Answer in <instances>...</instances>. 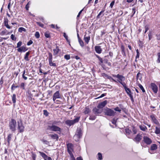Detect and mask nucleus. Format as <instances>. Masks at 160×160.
Segmentation results:
<instances>
[{
  "label": "nucleus",
  "instance_id": "obj_2",
  "mask_svg": "<svg viewBox=\"0 0 160 160\" xmlns=\"http://www.w3.org/2000/svg\"><path fill=\"white\" fill-rule=\"evenodd\" d=\"M80 119V117H77L75 118L73 120H67L66 121L65 123L68 126H71L78 122Z\"/></svg>",
  "mask_w": 160,
  "mask_h": 160
},
{
  "label": "nucleus",
  "instance_id": "obj_3",
  "mask_svg": "<svg viewBox=\"0 0 160 160\" xmlns=\"http://www.w3.org/2000/svg\"><path fill=\"white\" fill-rule=\"evenodd\" d=\"M47 129L55 132H60L61 131V129L60 128L53 125L48 126L47 128Z\"/></svg>",
  "mask_w": 160,
  "mask_h": 160
},
{
  "label": "nucleus",
  "instance_id": "obj_44",
  "mask_svg": "<svg viewBox=\"0 0 160 160\" xmlns=\"http://www.w3.org/2000/svg\"><path fill=\"white\" fill-rule=\"evenodd\" d=\"M120 83L123 86L125 89H126V88H127L126 86V84L124 82H120Z\"/></svg>",
  "mask_w": 160,
  "mask_h": 160
},
{
  "label": "nucleus",
  "instance_id": "obj_57",
  "mask_svg": "<svg viewBox=\"0 0 160 160\" xmlns=\"http://www.w3.org/2000/svg\"><path fill=\"white\" fill-rule=\"evenodd\" d=\"M33 43V42L32 40H30L27 43V45L28 46H29L32 44Z\"/></svg>",
  "mask_w": 160,
  "mask_h": 160
},
{
  "label": "nucleus",
  "instance_id": "obj_10",
  "mask_svg": "<svg viewBox=\"0 0 160 160\" xmlns=\"http://www.w3.org/2000/svg\"><path fill=\"white\" fill-rule=\"evenodd\" d=\"M127 94L129 95L132 102H134V99L133 98V96L132 95L130 89L128 88L125 89Z\"/></svg>",
  "mask_w": 160,
  "mask_h": 160
},
{
  "label": "nucleus",
  "instance_id": "obj_43",
  "mask_svg": "<svg viewBox=\"0 0 160 160\" xmlns=\"http://www.w3.org/2000/svg\"><path fill=\"white\" fill-rule=\"evenodd\" d=\"M44 35L47 38H49L50 37V33L49 32H45L44 34Z\"/></svg>",
  "mask_w": 160,
  "mask_h": 160
},
{
  "label": "nucleus",
  "instance_id": "obj_5",
  "mask_svg": "<svg viewBox=\"0 0 160 160\" xmlns=\"http://www.w3.org/2000/svg\"><path fill=\"white\" fill-rule=\"evenodd\" d=\"M150 87L154 93H156L158 91V88L157 85L154 83H151Z\"/></svg>",
  "mask_w": 160,
  "mask_h": 160
},
{
  "label": "nucleus",
  "instance_id": "obj_25",
  "mask_svg": "<svg viewBox=\"0 0 160 160\" xmlns=\"http://www.w3.org/2000/svg\"><path fill=\"white\" fill-rule=\"evenodd\" d=\"M97 158L98 160H102V154L100 152H98L97 155Z\"/></svg>",
  "mask_w": 160,
  "mask_h": 160
},
{
  "label": "nucleus",
  "instance_id": "obj_13",
  "mask_svg": "<svg viewBox=\"0 0 160 160\" xmlns=\"http://www.w3.org/2000/svg\"><path fill=\"white\" fill-rule=\"evenodd\" d=\"M28 50L27 48L25 46H22V47L18 48L17 49L18 51L19 52H25Z\"/></svg>",
  "mask_w": 160,
  "mask_h": 160
},
{
  "label": "nucleus",
  "instance_id": "obj_61",
  "mask_svg": "<svg viewBox=\"0 0 160 160\" xmlns=\"http://www.w3.org/2000/svg\"><path fill=\"white\" fill-rule=\"evenodd\" d=\"M20 87L23 89H24V83L22 82L21 84Z\"/></svg>",
  "mask_w": 160,
  "mask_h": 160
},
{
  "label": "nucleus",
  "instance_id": "obj_9",
  "mask_svg": "<svg viewBox=\"0 0 160 160\" xmlns=\"http://www.w3.org/2000/svg\"><path fill=\"white\" fill-rule=\"evenodd\" d=\"M143 141L144 142L147 144H150L152 142L151 140L147 136H144L143 137Z\"/></svg>",
  "mask_w": 160,
  "mask_h": 160
},
{
  "label": "nucleus",
  "instance_id": "obj_7",
  "mask_svg": "<svg viewBox=\"0 0 160 160\" xmlns=\"http://www.w3.org/2000/svg\"><path fill=\"white\" fill-rule=\"evenodd\" d=\"M18 129L19 131V132H21L24 131V127L23 126L22 122L21 121L18 122Z\"/></svg>",
  "mask_w": 160,
  "mask_h": 160
},
{
  "label": "nucleus",
  "instance_id": "obj_28",
  "mask_svg": "<svg viewBox=\"0 0 160 160\" xmlns=\"http://www.w3.org/2000/svg\"><path fill=\"white\" fill-rule=\"evenodd\" d=\"M80 138V135L75 134L74 136V138L76 141H78V139Z\"/></svg>",
  "mask_w": 160,
  "mask_h": 160
},
{
  "label": "nucleus",
  "instance_id": "obj_15",
  "mask_svg": "<svg viewBox=\"0 0 160 160\" xmlns=\"http://www.w3.org/2000/svg\"><path fill=\"white\" fill-rule=\"evenodd\" d=\"M4 26L8 29H10L11 28V27L8 24V20L7 18H5L4 21Z\"/></svg>",
  "mask_w": 160,
  "mask_h": 160
},
{
  "label": "nucleus",
  "instance_id": "obj_6",
  "mask_svg": "<svg viewBox=\"0 0 160 160\" xmlns=\"http://www.w3.org/2000/svg\"><path fill=\"white\" fill-rule=\"evenodd\" d=\"M68 151L70 155H73L72 152L73 151V145L71 143H68L67 144Z\"/></svg>",
  "mask_w": 160,
  "mask_h": 160
},
{
  "label": "nucleus",
  "instance_id": "obj_45",
  "mask_svg": "<svg viewBox=\"0 0 160 160\" xmlns=\"http://www.w3.org/2000/svg\"><path fill=\"white\" fill-rule=\"evenodd\" d=\"M64 58L67 60H69L70 59V56L69 55H66L64 56Z\"/></svg>",
  "mask_w": 160,
  "mask_h": 160
},
{
  "label": "nucleus",
  "instance_id": "obj_14",
  "mask_svg": "<svg viewBox=\"0 0 160 160\" xmlns=\"http://www.w3.org/2000/svg\"><path fill=\"white\" fill-rule=\"evenodd\" d=\"M117 76L118 78V81L119 83L124 81L125 79V77L122 75H120L118 74V76Z\"/></svg>",
  "mask_w": 160,
  "mask_h": 160
},
{
  "label": "nucleus",
  "instance_id": "obj_41",
  "mask_svg": "<svg viewBox=\"0 0 160 160\" xmlns=\"http://www.w3.org/2000/svg\"><path fill=\"white\" fill-rule=\"evenodd\" d=\"M96 118V117L95 116L91 115V116H90L89 118V119L90 120H95V119Z\"/></svg>",
  "mask_w": 160,
  "mask_h": 160
},
{
  "label": "nucleus",
  "instance_id": "obj_48",
  "mask_svg": "<svg viewBox=\"0 0 160 160\" xmlns=\"http://www.w3.org/2000/svg\"><path fill=\"white\" fill-rule=\"evenodd\" d=\"M11 38L13 40H16V38L15 37V36L13 34H12L11 36Z\"/></svg>",
  "mask_w": 160,
  "mask_h": 160
},
{
  "label": "nucleus",
  "instance_id": "obj_64",
  "mask_svg": "<svg viewBox=\"0 0 160 160\" xmlns=\"http://www.w3.org/2000/svg\"><path fill=\"white\" fill-rule=\"evenodd\" d=\"M126 133H128V134H130L131 131L129 129H126Z\"/></svg>",
  "mask_w": 160,
  "mask_h": 160
},
{
  "label": "nucleus",
  "instance_id": "obj_52",
  "mask_svg": "<svg viewBox=\"0 0 160 160\" xmlns=\"http://www.w3.org/2000/svg\"><path fill=\"white\" fill-rule=\"evenodd\" d=\"M145 33H146V32L148 31L149 29V27L148 25H146L145 27Z\"/></svg>",
  "mask_w": 160,
  "mask_h": 160
},
{
  "label": "nucleus",
  "instance_id": "obj_42",
  "mask_svg": "<svg viewBox=\"0 0 160 160\" xmlns=\"http://www.w3.org/2000/svg\"><path fill=\"white\" fill-rule=\"evenodd\" d=\"M35 35L37 38H38L40 37V34L39 32H36Z\"/></svg>",
  "mask_w": 160,
  "mask_h": 160
},
{
  "label": "nucleus",
  "instance_id": "obj_8",
  "mask_svg": "<svg viewBox=\"0 0 160 160\" xmlns=\"http://www.w3.org/2000/svg\"><path fill=\"white\" fill-rule=\"evenodd\" d=\"M142 138V136L141 135L138 134L133 139V140L137 143H138L141 140Z\"/></svg>",
  "mask_w": 160,
  "mask_h": 160
},
{
  "label": "nucleus",
  "instance_id": "obj_32",
  "mask_svg": "<svg viewBox=\"0 0 160 160\" xmlns=\"http://www.w3.org/2000/svg\"><path fill=\"white\" fill-rule=\"evenodd\" d=\"M16 95L15 94H13L12 95V101L13 103H15L16 102Z\"/></svg>",
  "mask_w": 160,
  "mask_h": 160
},
{
  "label": "nucleus",
  "instance_id": "obj_46",
  "mask_svg": "<svg viewBox=\"0 0 160 160\" xmlns=\"http://www.w3.org/2000/svg\"><path fill=\"white\" fill-rule=\"evenodd\" d=\"M158 58L157 60V62L158 63L160 62V53H158Z\"/></svg>",
  "mask_w": 160,
  "mask_h": 160
},
{
  "label": "nucleus",
  "instance_id": "obj_38",
  "mask_svg": "<svg viewBox=\"0 0 160 160\" xmlns=\"http://www.w3.org/2000/svg\"><path fill=\"white\" fill-rule=\"evenodd\" d=\"M137 79H139L140 80L141 78L142 77L141 75V73L140 72H138L137 75Z\"/></svg>",
  "mask_w": 160,
  "mask_h": 160
},
{
  "label": "nucleus",
  "instance_id": "obj_18",
  "mask_svg": "<svg viewBox=\"0 0 160 160\" xmlns=\"http://www.w3.org/2000/svg\"><path fill=\"white\" fill-rule=\"evenodd\" d=\"M49 136L50 137L53 139H56L58 140V136L57 134H50Z\"/></svg>",
  "mask_w": 160,
  "mask_h": 160
},
{
  "label": "nucleus",
  "instance_id": "obj_26",
  "mask_svg": "<svg viewBox=\"0 0 160 160\" xmlns=\"http://www.w3.org/2000/svg\"><path fill=\"white\" fill-rule=\"evenodd\" d=\"M157 148V146L156 144H152L151 147L150 149L152 150H154Z\"/></svg>",
  "mask_w": 160,
  "mask_h": 160
},
{
  "label": "nucleus",
  "instance_id": "obj_36",
  "mask_svg": "<svg viewBox=\"0 0 160 160\" xmlns=\"http://www.w3.org/2000/svg\"><path fill=\"white\" fill-rule=\"evenodd\" d=\"M52 60L49 61V64L50 66L55 67L56 66V64L55 63L52 62Z\"/></svg>",
  "mask_w": 160,
  "mask_h": 160
},
{
  "label": "nucleus",
  "instance_id": "obj_4",
  "mask_svg": "<svg viewBox=\"0 0 160 160\" xmlns=\"http://www.w3.org/2000/svg\"><path fill=\"white\" fill-rule=\"evenodd\" d=\"M16 125V121L13 119H12L9 123V127L10 129L12 131H14L15 130Z\"/></svg>",
  "mask_w": 160,
  "mask_h": 160
},
{
  "label": "nucleus",
  "instance_id": "obj_59",
  "mask_svg": "<svg viewBox=\"0 0 160 160\" xmlns=\"http://www.w3.org/2000/svg\"><path fill=\"white\" fill-rule=\"evenodd\" d=\"M115 3V2L114 1H112L110 4V6L111 8H112V7H113V6L114 5V4Z\"/></svg>",
  "mask_w": 160,
  "mask_h": 160
},
{
  "label": "nucleus",
  "instance_id": "obj_35",
  "mask_svg": "<svg viewBox=\"0 0 160 160\" xmlns=\"http://www.w3.org/2000/svg\"><path fill=\"white\" fill-rule=\"evenodd\" d=\"M138 86L139 88L141 89L142 90V92H145L143 87L142 86V85L140 84H138Z\"/></svg>",
  "mask_w": 160,
  "mask_h": 160
},
{
  "label": "nucleus",
  "instance_id": "obj_40",
  "mask_svg": "<svg viewBox=\"0 0 160 160\" xmlns=\"http://www.w3.org/2000/svg\"><path fill=\"white\" fill-rule=\"evenodd\" d=\"M12 137V135L11 134H9L8 137V143H10V142L11 140Z\"/></svg>",
  "mask_w": 160,
  "mask_h": 160
},
{
  "label": "nucleus",
  "instance_id": "obj_29",
  "mask_svg": "<svg viewBox=\"0 0 160 160\" xmlns=\"http://www.w3.org/2000/svg\"><path fill=\"white\" fill-rule=\"evenodd\" d=\"M90 110L89 108L88 107H86L84 109V113L85 114H88L90 112Z\"/></svg>",
  "mask_w": 160,
  "mask_h": 160
},
{
  "label": "nucleus",
  "instance_id": "obj_39",
  "mask_svg": "<svg viewBox=\"0 0 160 160\" xmlns=\"http://www.w3.org/2000/svg\"><path fill=\"white\" fill-rule=\"evenodd\" d=\"M136 52H137V55L136 57V59H135L136 61H137L136 59L138 58H139V54H140V53L138 51V49H137L136 50Z\"/></svg>",
  "mask_w": 160,
  "mask_h": 160
},
{
  "label": "nucleus",
  "instance_id": "obj_33",
  "mask_svg": "<svg viewBox=\"0 0 160 160\" xmlns=\"http://www.w3.org/2000/svg\"><path fill=\"white\" fill-rule=\"evenodd\" d=\"M155 133L156 134H160V128L157 127L156 128V130L155 131Z\"/></svg>",
  "mask_w": 160,
  "mask_h": 160
},
{
  "label": "nucleus",
  "instance_id": "obj_27",
  "mask_svg": "<svg viewBox=\"0 0 160 160\" xmlns=\"http://www.w3.org/2000/svg\"><path fill=\"white\" fill-rule=\"evenodd\" d=\"M29 54L30 53L29 52H28L26 53L25 55L24 58L26 61H28L29 60V59L28 58V56Z\"/></svg>",
  "mask_w": 160,
  "mask_h": 160
},
{
  "label": "nucleus",
  "instance_id": "obj_63",
  "mask_svg": "<svg viewBox=\"0 0 160 160\" xmlns=\"http://www.w3.org/2000/svg\"><path fill=\"white\" fill-rule=\"evenodd\" d=\"M70 160H76L75 158L74 157L73 155H71L70 156Z\"/></svg>",
  "mask_w": 160,
  "mask_h": 160
},
{
  "label": "nucleus",
  "instance_id": "obj_20",
  "mask_svg": "<svg viewBox=\"0 0 160 160\" xmlns=\"http://www.w3.org/2000/svg\"><path fill=\"white\" fill-rule=\"evenodd\" d=\"M53 55L54 56H56L58 54V52L60 51V50L59 49L58 46H56V48L54 49L53 50Z\"/></svg>",
  "mask_w": 160,
  "mask_h": 160
},
{
  "label": "nucleus",
  "instance_id": "obj_30",
  "mask_svg": "<svg viewBox=\"0 0 160 160\" xmlns=\"http://www.w3.org/2000/svg\"><path fill=\"white\" fill-rule=\"evenodd\" d=\"M22 31L26 32V29L23 28V27H20L18 29V32H22Z\"/></svg>",
  "mask_w": 160,
  "mask_h": 160
},
{
  "label": "nucleus",
  "instance_id": "obj_53",
  "mask_svg": "<svg viewBox=\"0 0 160 160\" xmlns=\"http://www.w3.org/2000/svg\"><path fill=\"white\" fill-rule=\"evenodd\" d=\"M37 24L38 25H39L40 27H43L44 25L42 23H41L40 22H37Z\"/></svg>",
  "mask_w": 160,
  "mask_h": 160
},
{
  "label": "nucleus",
  "instance_id": "obj_23",
  "mask_svg": "<svg viewBox=\"0 0 160 160\" xmlns=\"http://www.w3.org/2000/svg\"><path fill=\"white\" fill-rule=\"evenodd\" d=\"M10 34V32H8L6 30H3L1 32V35H8Z\"/></svg>",
  "mask_w": 160,
  "mask_h": 160
},
{
  "label": "nucleus",
  "instance_id": "obj_31",
  "mask_svg": "<svg viewBox=\"0 0 160 160\" xmlns=\"http://www.w3.org/2000/svg\"><path fill=\"white\" fill-rule=\"evenodd\" d=\"M78 42L81 46L82 47L84 46V43L83 41L80 38H79Z\"/></svg>",
  "mask_w": 160,
  "mask_h": 160
},
{
  "label": "nucleus",
  "instance_id": "obj_19",
  "mask_svg": "<svg viewBox=\"0 0 160 160\" xmlns=\"http://www.w3.org/2000/svg\"><path fill=\"white\" fill-rule=\"evenodd\" d=\"M93 112L95 114H99L100 113L102 112V110H99L96 108H94L93 109Z\"/></svg>",
  "mask_w": 160,
  "mask_h": 160
},
{
  "label": "nucleus",
  "instance_id": "obj_50",
  "mask_svg": "<svg viewBox=\"0 0 160 160\" xmlns=\"http://www.w3.org/2000/svg\"><path fill=\"white\" fill-rule=\"evenodd\" d=\"M36 157V155L34 153H32V158L33 160H35Z\"/></svg>",
  "mask_w": 160,
  "mask_h": 160
},
{
  "label": "nucleus",
  "instance_id": "obj_34",
  "mask_svg": "<svg viewBox=\"0 0 160 160\" xmlns=\"http://www.w3.org/2000/svg\"><path fill=\"white\" fill-rule=\"evenodd\" d=\"M63 36L64 37V38L66 39L67 41L70 43V41L68 39V36L66 34L65 32L63 33Z\"/></svg>",
  "mask_w": 160,
  "mask_h": 160
},
{
  "label": "nucleus",
  "instance_id": "obj_51",
  "mask_svg": "<svg viewBox=\"0 0 160 160\" xmlns=\"http://www.w3.org/2000/svg\"><path fill=\"white\" fill-rule=\"evenodd\" d=\"M44 114L46 116H48V113L46 110H43Z\"/></svg>",
  "mask_w": 160,
  "mask_h": 160
},
{
  "label": "nucleus",
  "instance_id": "obj_1",
  "mask_svg": "<svg viewBox=\"0 0 160 160\" xmlns=\"http://www.w3.org/2000/svg\"><path fill=\"white\" fill-rule=\"evenodd\" d=\"M105 114L109 116H114L116 114V112L111 109L106 108L104 109Z\"/></svg>",
  "mask_w": 160,
  "mask_h": 160
},
{
  "label": "nucleus",
  "instance_id": "obj_37",
  "mask_svg": "<svg viewBox=\"0 0 160 160\" xmlns=\"http://www.w3.org/2000/svg\"><path fill=\"white\" fill-rule=\"evenodd\" d=\"M48 60L49 61L52 60V56L51 53H49Z\"/></svg>",
  "mask_w": 160,
  "mask_h": 160
},
{
  "label": "nucleus",
  "instance_id": "obj_47",
  "mask_svg": "<svg viewBox=\"0 0 160 160\" xmlns=\"http://www.w3.org/2000/svg\"><path fill=\"white\" fill-rule=\"evenodd\" d=\"M114 110L115 111H118V112H121V109L120 108H119L118 107H117L116 108H115L114 109Z\"/></svg>",
  "mask_w": 160,
  "mask_h": 160
},
{
  "label": "nucleus",
  "instance_id": "obj_56",
  "mask_svg": "<svg viewBox=\"0 0 160 160\" xmlns=\"http://www.w3.org/2000/svg\"><path fill=\"white\" fill-rule=\"evenodd\" d=\"M107 78H108L109 79H111L112 80H113L114 82H117V81L116 80H114V79H113V78H112L110 76H108V77H107Z\"/></svg>",
  "mask_w": 160,
  "mask_h": 160
},
{
  "label": "nucleus",
  "instance_id": "obj_22",
  "mask_svg": "<svg viewBox=\"0 0 160 160\" xmlns=\"http://www.w3.org/2000/svg\"><path fill=\"white\" fill-rule=\"evenodd\" d=\"M39 153L40 154L41 156L45 160H47L48 156L45 153L41 152H39Z\"/></svg>",
  "mask_w": 160,
  "mask_h": 160
},
{
  "label": "nucleus",
  "instance_id": "obj_54",
  "mask_svg": "<svg viewBox=\"0 0 160 160\" xmlns=\"http://www.w3.org/2000/svg\"><path fill=\"white\" fill-rule=\"evenodd\" d=\"M132 131L134 134H136L137 133V131L135 128H133Z\"/></svg>",
  "mask_w": 160,
  "mask_h": 160
},
{
  "label": "nucleus",
  "instance_id": "obj_55",
  "mask_svg": "<svg viewBox=\"0 0 160 160\" xmlns=\"http://www.w3.org/2000/svg\"><path fill=\"white\" fill-rule=\"evenodd\" d=\"M18 87L17 86H15V85H14V84H13L12 86L11 89L12 90H14V88H17Z\"/></svg>",
  "mask_w": 160,
  "mask_h": 160
},
{
  "label": "nucleus",
  "instance_id": "obj_12",
  "mask_svg": "<svg viewBox=\"0 0 160 160\" xmlns=\"http://www.w3.org/2000/svg\"><path fill=\"white\" fill-rule=\"evenodd\" d=\"M59 98H60V94L59 92L57 91L53 95V100L54 101L56 99Z\"/></svg>",
  "mask_w": 160,
  "mask_h": 160
},
{
  "label": "nucleus",
  "instance_id": "obj_60",
  "mask_svg": "<svg viewBox=\"0 0 160 160\" xmlns=\"http://www.w3.org/2000/svg\"><path fill=\"white\" fill-rule=\"evenodd\" d=\"M102 75L103 77H104L105 78H107V77H108V75L105 73H102Z\"/></svg>",
  "mask_w": 160,
  "mask_h": 160
},
{
  "label": "nucleus",
  "instance_id": "obj_17",
  "mask_svg": "<svg viewBox=\"0 0 160 160\" xmlns=\"http://www.w3.org/2000/svg\"><path fill=\"white\" fill-rule=\"evenodd\" d=\"M150 117L152 119V121L156 124H158V122L156 119L155 116L154 115H152L150 116Z\"/></svg>",
  "mask_w": 160,
  "mask_h": 160
},
{
  "label": "nucleus",
  "instance_id": "obj_11",
  "mask_svg": "<svg viewBox=\"0 0 160 160\" xmlns=\"http://www.w3.org/2000/svg\"><path fill=\"white\" fill-rule=\"evenodd\" d=\"M107 100L104 101L100 103L98 106V108L99 109L103 108L107 104Z\"/></svg>",
  "mask_w": 160,
  "mask_h": 160
},
{
  "label": "nucleus",
  "instance_id": "obj_21",
  "mask_svg": "<svg viewBox=\"0 0 160 160\" xmlns=\"http://www.w3.org/2000/svg\"><path fill=\"white\" fill-rule=\"evenodd\" d=\"M90 36H87L86 35H85L84 36V40L85 42L87 44L88 43L90 40Z\"/></svg>",
  "mask_w": 160,
  "mask_h": 160
},
{
  "label": "nucleus",
  "instance_id": "obj_16",
  "mask_svg": "<svg viewBox=\"0 0 160 160\" xmlns=\"http://www.w3.org/2000/svg\"><path fill=\"white\" fill-rule=\"evenodd\" d=\"M95 51L97 53L100 54L101 53L102 50L100 46H96L95 47Z\"/></svg>",
  "mask_w": 160,
  "mask_h": 160
},
{
  "label": "nucleus",
  "instance_id": "obj_62",
  "mask_svg": "<svg viewBox=\"0 0 160 160\" xmlns=\"http://www.w3.org/2000/svg\"><path fill=\"white\" fill-rule=\"evenodd\" d=\"M112 123L113 124H116V120L115 119H113L112 121Z\"/></svg>",
  "mask_w": 160,
  "mask_h": 160
},
{
  "label": "nucleus",
  "instance_id": "obj_58",
  "mask_svg": "<svg viewBox=\"0 0 160 160\" xmlns=\"http://www.w3.org/2000/svg\"><path fill=\"white\" fill-rule=\"evenodd\" d=\"M135 12H136V9H135V8H133L132 9V13H133V14H132V17L135 14Z\"/></svg>",
  "mask_w": 160,
  "mask_h": 160
},
{
  "label": "nucleus",
  "instance_id": "obj_49",
  "mask_svg": "<svg viewBox=\"0 0 160 160\" xmlns=\"http://www.w3.org/2000/svg\"><path fill=\"white\" fill-rule=\"evenodd\" d=\"M22 44V42L21 41L18 42L17 44V48H19Z\"/></svg>",
  "mask_w": 160,
  "mask_h": 160
},
{
  "label": "nucleus",
  "instance_id": "obj_24",
  "mask_svg": "<svg viewBox=\"0 0 160 160\" xmlns=\"http://www.w3.org/2000/svg\"><path fill=\"white\" fill-rule=\"evenodd\" d=\"M139 127L141 130L144 131H145L147 129L146 127L144 125H140Z\"/></svg>",
  "mask_w": 160,
  "mask_h": 160
}]
</instances>
